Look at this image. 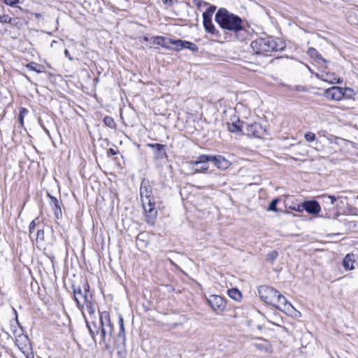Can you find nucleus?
Wrapping results in <instances>:
<instances>
[{
    "label": "nucleus",
    "instance_id": "1",
    "mask_svg": "<svg viewBox=\"0 0 358 358\" xmlns=\"http://www.w3.org/2000/svg\"><path fill=\"white\" fill-rule=\"evenodd\" d=\"M99 318L98 322H92L85 320L86 326L89 330L90 334L95 341V337L101 332L99 345L103 346L104 350H108L110 348V341L113 337L114 326L111 322L110 313L108 311H99Z\"/></svg>",
    "mask_w": 358,
    "mask_h": 358
},
{
    "label": "nucleus",
    "instance_id": "2",
    "mask_svg": "<svg viewBox=\"0 0 358 358\" xmlns=\"http://www.w3.org/2000/svg\"><path fill=\"white\" fill-rule=\"evenodd\" d=\"M250 47L256 55L270 56L273 52L284 50L286 43L279 38L266 36L253 40Z\"/></svg>",
    "mask_w": 358,
    "mask_h": 358
},
{
    "label": "nucleus",
    "instance_id": "3",
    "mask_svg": "<svg viewBox=\"0 0 358 358\" xmlns=\"http://www.w3.org/2000/svg\"><path fill=\"white\" fill-rule=\"evenodd\" d=\"M215 22L223 29L238 33L244 30L243 21L239 16L230 13L224 8L218 9L215 16Z\"/></svg>",
    "mask_w": 358,
    "mask_h": 358
},
{
    "label": "nucleus",
    "instance_id": "4",
    "mask_svg": "<svg viewBox=\"0 0 358 358\" xmlns=\"http://www.w3.org/2000/svg\"><path fill=\"white\" fill-rule=\"evenodd\" d=\"M13 310L15 316L16 324L21 329L20 331L13 330V334L15 336V345L17 346L18 349L26 355L27 358H34L31 341L28 336L23 333V329L17 319V310L14 308H13Z\"/></svg>",
    "mask_w": 358,
    "mask_h": 358
},
{
    "label": "nucleus",
    "instance_id": "5",
    "mask_svg": "<svg viewBox=\"0 0 358 358\" xmlns=\"http://www.w3.org/2000/svg\"><path fill=\"white\" fill-rule=\"evenodd\" d=\"M90 285L87 279L83 281L82 286L73 285V292L74 300L76 302L77 306L80 310H83L85 307V303L88 300L92 299V294L90 291Z\"/></svg>",
    "mask_w": 358,
    "mask_h": 358
},
{
    "label": "nucleus",
    "instance_id": "6",
    "mask_svg": "<svg viewBox=\"0 0 358 358\" xmlns=\"http://www.w3.org/2000/svg\"><path fill=\"white\" fill-rule=\"evenodd\" d=\"M141 202L145 213V222L150 225L154 224L157 216V210L155 207L154 196L147 199V200H142Z\"/></svg>",
    "mask_w": 358,
    "mask_h": 358
},
{
    "label": "nucleus",
    "instance_id": "7",
    "mask_svg": "<svg viewBox=\"0 0 358 358\" xmlns=\"http://www.w3.org/2000/svg\"><path fill=\"white\" fill-rule=\"evenodd\" d=\"M257 290L259 296L263 301L271 306L275 303V297L278 293L277 289L268 285H261Z\"/></svg>",
    "mask_w": 358,
    "mask_h": 358
},
{
    "label": "nucleus",
    "instance_id": "8",
    "mask_svg": "<svg viewBox=\"0 0 358 358\" xmlns=\"http://www.w3.org/2000/svg\"><path fill=\"white\" fill-rule=\"evenodd\" d=\"M201 162H210L213 165L220 169H228L231 163L222 155H201Z\"/></svg>",
    "mask_w": 358,
    "mask_h": 358
},
{
    "label": "nucleus",
    "instance_id": "9",
    "mask_svg": "<svg viewBox=\"0 0 358 358\" xmlns=\"http://www.w3.org/2000/svg\"><path fill=\"white\" fill-rule=\"evenodd\" d=\"M267 134L266 129L259 122H253L252 124H245L243 135H246L250 138H262Z\"/></svg>",
    "mask_w": 358,
    "mask_h": 358
},
{
    "label": "nucleus",
    "instance_id": "10",
    "mask_svg": "<svg viewBox=\"0 0 358 358\" xmlns=\"http://www.w3.org/2000/svg\"><path fill=\"white\" fill-rule=\"evenodd\" d=\"M272 306L287 314H292L294 311L296 310L292 304L288 301L285 296L281 294L280 292H278L275 297V303Z\"/></svg>",
    "mask_w": 358,
    "mask_h": 358
},
{
    "label": "nucleus",
    "instance_id": "11",
    "mask_svg": "<svg viewBox=\"0 0 358 358\" xmlns=\"http://www.w3.org/2000/svg\"><path fill=\"white\" fill-rule=\"evenodd\" d=\"M207 301L216 313L224 311L227 308L225 299L219 295H210L209 298L207 299Z\"/></svg>",
    "mask_w": 358,
    "mask_h": 358
},
{
    "label": "nucleus",
    "instance_id": "12",
    "mask_svg": "<svg viewBox=\"0 0 358 358\" xmlns=\"http://www.w3.org/2000/svg\"><path fill=\"white\" fill-rule=\"evenodd\" d=\"M118 323H119V331L117 335V340L115 342L116 348H120V344L123 348H125L126 345V334L124 324V319L122 315H118Z\"/></svg>",
    "mask_w": 358,
    "mask_h": 358
},
{
    "label": "nucleus",
    "instance_id": "13",
    "mask_svg": "<svg viewBox=\"0 0 358 358\" xmlns=\"http://www.w3.org/2000/svg\"><path fill=\"white\" fill-rule=\"evenodd\" d=\"M342 92L341 87L333 86L324 90V96L329 100L340 101L343 98Z\"/></svg>",
    "mask_w": 358,
    "mask_h": 358
},
{
    "label": "nucleus",
    "instance_id": "14",
    "mask_svg": "<svg viewBox=\"0 0 358 358\" xmlns=\"http://www.w3.org/2000/svg\"><path fill=\"white\" fill-rule=\"evenodd\" d=\"M147 146L153 149L155 159L163 160L168 157V155L165 151V145L160 143H148Z\"/></svg>",
    "mask_w": 358,
    "mask_h": 358
},
{
    "label": "nucleus",
    "instance_id": "15",
    "mask_svg": "<svg viewBox=\"0 0 358 358\" xmlns=\"http://www.w3.org/2000/svg\"><path fill=\"white\" fill-rule=\"evenodd\" d=\"M48 196L50 199L49 203L54 212L55 217L57 220L62 218V211L61 206L62 204L61 200H58L55 196H52L48 193Z\"/></svg>",
    "mask_w": 358,
    "mask_h": 358
},
{
    "label": "nucleus",
    "instance_id": "16",
    "mask_svg": "<svg viewBox=\"0 0 358 358\" xmlns=\"http://www.w3.org/2000/svg\"><path fill=\"white\" fill-rule=\"evenodd\" d=\"M140 196L141 201L153 197L152 186L150 181L145 178H143L141 182Z\"/></svg>",
    "mask_w": 358,
    "mask_h": 358
},
{
    "label": "nucleus",
    "instance_id": "17",
    "mask_svg": "<svg viewBox=\"0 0 358 358\" xmlns=\"http://www.w3.org/2000/svg\"><path fill=\"white\" fill-rule=\"evenodd\" d=\"M303 208L308 214L313 215H318L321 210L320 205L316 200L304 201Z\"/></svg>",
    "mask_w": 358,
    "mask_h": 358
},
{
    "label": "nucleus",
    "instance_id": "18",
    "mask_svg": "<svg viewBox=\"0 0 358 358\" xmlns=\"http://www.w3.org/2000/svg\"><path fill=\"white\" fill-rule=\"evenodd\" d=\"M245 122L241 121L238 118L232 122H228L227 123V129L231 133L235 134H241L244 132V130H243V128H245Z\"/></svg>",
    "mask_w": 358,
    "mask_h": 358
},
{
    "label": "nucleus",
    "instance_id": "19",
    "mask_svg": "<svg viewBox=\"0 0 358 358\" xmlns=\"http://www.w3.org/2000/svg\"><path fill=\"white\" fill-rule=\"evenodd\" d=\"M153 44L162 46L166 50H171V43L173 42L172 38H166L162 36H156L152 37Z\"/></svg>",
    "mask_w": 358,
    "mask_h": 358
},
{
    "label": "nucleus",
    "instance_id": "20",
    "mask_svg": "<svg viewBox=\"0 0 358 358\" xmlns=\"http://www.w3.org/2000/svg\"><path fill=\"white\" fill-rule=\"evenodd\" d=\"M203 24L206 32L210 33L217 37L220 36L219 31L215 29L211 18H203Z\"/></svg>",
    "mask_w": 358,
    "mask_h": 358
},
{
    "label": "nucleus",
    "instance_id": "21",
    "mask_svg": "<svg viewBox=\"0 0 358 358\" xmlns=\"http://www.w3.org/2000/svg\"><path fill=\"white\" fill-rule=\"evenodd\" d=\"M308 55L317 64H327L328 61L322 57V55L314 48H309Z\"/></svg>",
    "mask_w": 358,
    "mask_h": 358
},
{
    "label": "nucleus",
    "instance_id": "22",
    "mask_svg": "<svg viewBox=\"0 0 358 358\" xmlns=\"http://www.w3.org/2000/svg\"><path fill=\"white\" fill-rule=\"evenodd\" d=\"M320 78L326 82L330 83H341L342 79L338 77L334 73L327 72L322 74Z\"/></svg>",
    "mask_w": 358,
    "mask_h": 358
},
{
    "label": "nucleus",
    "instance_id": "23",
    "mask_svg": "<svg viewBox=\"0 0 358 358\" xmlns=\"http://www.w3.org/2000/svg\"><path fill=\"white\" fill-rule=\"evenodd\" d=\"M355 260L354 255L347 254L343 260V266L347 271H350L355 268L354 264Z\"/></svg>",
    "mask_w": 358,
    "mask_h": 358
},
{
    "label": "nucleus",
    "instance_id": "24",
    "mask_svg": "<svg viewBox=\"0 0 358 358\" xmlns=\"http://www.w3.org/2000/svg\"><path fill=\"white\" fill-rule=\"evenodd\" d=\"M253 346L257 350L266 353H271L273 351L272 345L266 340H264L262 343H254Z\"/></svg>",
    "mask_w": 358,
    "mask_h": 358
},
{
    "label": "nucleus",
    "instance_id": "25",
    "mask_svg": "<svg viewBox=\"0 0 358 358\" xmlns=\"http://www.w3.org/2000/svg\"><path fill=\"white\" fill-rule=\"evenodd\" d=\"M200 161H201V159H200V155H199L197 157L196 160L191 161L190 162V165L191 166H194V165L198 166L199 164H201V166L199 168H196L194 169V171L196 173H200V172H202V171H207L208 169V168H209V166L208 165V162H201Z\"/></svg>",
    "mask_w": 358,
    "mask_h": 358
},
{
    "label": "nucleus",
    "instance_id": "26",
    "mask_svg": "<svg viewBox=\"0 0 358 358\" xmlns=\"http://www.w3.org/2000/svg\"><path fill=\"white\" fill-rule=\"evenodd\" d=\"M26 68L29 71H35L38 73L44 72L45 67L36 62H31L26 65Z\"/></svg>",
    "mask_w": 358,
    "mask_h": 358
},
{
    "label": "nucleus",
    "instance_id": "27",
    "mask_svg": "<svg viewBox=\"0 0 358 358\" xmlns=\"http://www.w3.org/2000/svg\"><path fill=\"white\" fill-rule=\"evenodd\" d=\"M228 295L229 297L236 301H241L242 299V294L237 288H231L228 290Z\"/></svg>",
    "mask_w": 358,
    "mask_h": 358
},
{
    "label": "nucleus",
    "instance_id": "28",
    "mask_svg": "<svg viewBox=\"0 0 358 358\" xmlns=\"http://www.w3.org/2000/svg\"><path fill=\"white\" fill-rule=\"evenodd\" d=\"M42 225L43 224L41 222L39 217H36L35 219H34L30 222L29 226V235L31 236V234L34 231L35 228L36 227L37 229H38V227H41Z\"/></svg>",
    "mask_w": 358,
    "mask_h": 358
},
{
    "label": "nucleus",
    "instance_id": "29",
    "mask_svg": "<svg viewBox=\"0 0 358 358\" xmlns=\"http://www.w3.org/2000/svg\"><path fill=\"white\" fill-rule=\"evenodd\" d=\"M86 306L87 310L90 315H93L96 312V304L94 302L93 299L91 300H88L86 303H85Z\"/></svg>",
    "mask_w": 358,
    "mask_h": 358
},
{
    "label": "nucleus",
    "instance_id": "30",
    "mask_svg": "<svg viewBox=\"0 0 358 358\" xmlns=\"http://www.w3.org/2000/svg\"><path fill=\"white\" fill-rule=\"evenodd\" d=\"M217 7L215 5H210L207 10L203 13V18H211L213 14L216 10Z\"/></svg>",
    "mask_w": 358,
    "mask_h": 358
},
{
    "label": "nucleus",
    "instance_id": "31",
    "mask_svg": "<svg viewBox=\"0 0 358 358\" xmlns=\"http://www.w3.org/2000/svg\"><path fill=\"white\" fill-rule=\"evenodd\" d=\"M104 124L110 128V129H115L116 128V123L114 120V119L112 117L110 116H106L103 120Z\"/></svg>",
    "mask_w": 358,
    "mask_h": 358
},
{
    "label": "nucleus",
    "instance_id": "32",
    "mask_svg": "<svg viewBox=\"0 0 358 358\" xmlns=\"http://www.w3.org/2000/svg\"><path fill=\"white\" fill-rule=\"evenodd\" d=\"M280 201V199L275 198L273 199L269 203L266 210L267 211H273V212H278V209L277 208V205L278 202Z\"/></svg>",
    "mask_w": 358,
    "mask_h": 358
},
{
    "label": "nucleus",
    "instance_id": "33",
    "mask_svg": "<svg viewBox=\"0 0 358 358\" xmlns=\"http://www.w3.org/2000/svg\"><path fill=\"white\" fill-rule=\"evenodd\" d=\"M278 255H279V253L278 251L272 250L271 252H270L267 254L266 261L270 262L271 264H273L277 259Z\"/></svg>",
    "mask_w": 358,
    "mask_h": 358
},
{
    "label": "nucleus",
    "instance_id": "34",
    "mask_svg": "<svg viewBox=\"0 0 358 358\" xmlns=\"http://www.w3.org/2000/svg\"><path fill=\"white\" fill-rule=\"evenodd\" d=\"M183 43L184 44L181 45V47H183V49H188L192 52H196L199 49L198 46L192 42L184 41Z\"/></svg>",
    "mask_w": 358,
    "mask_h": 358
},
{
    "label": "nucleus",
    "instance_id": "35",
    "mask_svg": "<svg viewBox=\"0 0 358 358\" xmlns=\"http://www.w3.org/2000/svg\"><path fill=\"white\" fill-rule=\"evenodd\" d=\"M184 41L181 39H173V42L171 43V45H175L174 47H171V50H176V51H180L183 49V47H181L182 45L184 43Z\"/></svg>",
    "mask_w": 358,
    "mask_h": 358
},
{
    "label": "nucleus",
    "instance_id": "36",
    "mask_svg": "<svg viewBox=\"0 0 358 358\" xmlns=\"http://www.w3.org/2000/svg\"><path fill=\"white\" fill-rule=\"evenodd\" d=\"M44 238H45L44 229H43V226L42 225L41 227H38V229H37L36 241V242L43 241Z\"/></svg>",
    "mask_w": 358,
    "mask_h": 358
},
{
    "label": "nucleus",
    "instance_id": "37",
    "mask_svg": "<svg viewBox=\"0 0 358 358\" xmlns=\"http://www.w3.org/2000/svg\"><path fill=\"white\" fill-rule=\"evenodd\" d=\"M28 110L25 108H21L20 109L19 116H18V120L20 122V124L22 127H23L24 124V115L28 113Z\"/></svg>",
    "mask_w": 358,
    "mask_h": 358
},
{
    "label": "nucleus",
    "instance_id": "38",
    "mask_svg": "<svg viewBox=\"0 0 358 358\" xmlns=\"http://www.w3.org/2000/svg\"><path fill=\"white\" fill-rule=\"evenodd\" d=\"M342 92H343V98L344 97H346L348 99H350L353 94H354V90L351 88H349V87H345V88H343L342 87Z\"/></svg>",
    "mask_w": 358,
    "mask_h": 358
},
{
    "label": "nucleus",
    "instance_id": "39",
    "mask_svg": "<svg viewBox=\"0 0 358 358\" xmlns=\"http://www.w3.org/2000/svg\"><path fill=\"white\" fill-rule=\"evenodd\" d=\"M322 198L323 199L324 202H328L329 201L331 205H333L334 202L336 201V198L334 195L324 194L322 196Z\"/></svg>",
    "mask_w": 358,
    "mask_h": 358
},
{
    "label": "nucleus",
    "instance_id": "40",
    "mask_svg": "<svg viewBox=\"0 0 358 358\" xmlns=\"http://www.w3.org/2000/svg\"><path fill=\"white\" fill-rule=\"evenodd\" d=\"M6 23L10 24L12 26L18 27L20 25V20L17 17H10V16H8Z\"/></svg>",
    "mask_w": 358,
    "mask_h": 358
},
{
    "label": "nucleus",
    "instance_id": "41",
    "mask_svg": "<svg viewBox=\"0 0 358 358\" xmlns=\"http://www.w3.org/2000/svg\"><path fill=\"white\" fill-rule=\"evenodd\" d=\"M304 137L308 142H313L316 139L315 134L311 131L307 132Z\"/></svg>",
    "mask_w": 358,
    "mask_h": 358
},
{
    "label": "nucleus",
    "instance_id": "42",
    "mask_svg": "<svg viewBox=\"0 0 358 358\" xmlns=\"http://www.w3.org/2000/svg\"><path fill=\"white\" fill-rule=\"evenodd\" d=\"M303 202L296 205V206H291L290 208L294 211L302 213L304 210Z\"/></svg>",
    "mask_w": 358,
    "mask_h": 358
},
{
    "label": "nucleus",
    "instance_id": "43",
    "mask_svg": "<svg viewBox=\"0 0 358 358\" xmlns=\"http://www.w3.org/2000/svg\"><path fill=\"white\" fill-rule=\"evenodd\" d=\"M162 1L167 7H171L175 3H178V1L177 0H162Z\"/></svg>",
    "mask_w": 358,
    "mask_h": 358
},
{
    "label": "nucleus",
    "instance_id": "44",
    "mask_svg": "<svg viewBox=\"0 0 358 358\" xmlns=\"http://www.w3.org/2000/svg\"><path fill=\"white\" fill-rule=\"evenodd\" d=\"M339 141H344V139L332 135L329 138V141L331 143L339 144Z\"/></svg>",
    "mask_w": 358,
    "mask_h": 358
},
{
    "label": "nucleus",
    "instance_id": "45",
    "mask_svg": "<svg viewBox=\"0 0 358 358\" xmlns=\"http://www.w3.org/2000/svg\"><path fill=\"white\" fill-rule=\"evenodd\" d=\"M3 1L5 4L10 6H15L20 2L19 0H3Z\"/></svg>",
    "mask_w": 358,
    "mask_h": 358
},
{
    "label": "nucleus",
    "instance_id": "46",
    "mask_svg": "<svg viewBox=\"0 0 358 358\" xmlns=\"http://www.w3.org/2000/svg\"><path fill=\"white\" fill-rule=\"evenodd\" d=\"M291 90L298 91V92H306V87L301 86V85H294L291 88Z\"/></svg>",
    "mask_w": 358,
    "mask_h": 358
},
{
    "label": "nucleus",
    "instance_id": "47",
    "mask_svg": "<svg viewBox=\"0 0 358 358\" xmlns=\"http://www.w3.org/2000/svg\"><path fill=\"white\" fill-rule=\"evenodd\" d=\"M209 3L206 2V1H203L202 0H199V2L197 3V4L196 5L197 8L198 9H201V6H208Z\"/></svg>",
    "mask_w": 358,
    "mask_h": 358
},
{
    "label": "nucleus",
    "instance_id": "48",
    "mask_svg": "<svg viewBox=\"0 0 358 358\" xmlns=\"http://www.w3.org/2000/svg\"><path fill=\"white\" fill-rule=\"evenodd\" d=\"M8 15H6V14H3L2 15H0V23H6L7 22V20H8Z\"/></svg>",
    "mask_w": 358,
    "mask_h": 358
},
{
    "label": "nucleus",
    "instance_id": "49",
    "mask_svg": "<svg viewBox=\"0 0 358 358\" xmlns=\"http://www.w3.org/2000/svg\"><path fill=\"white\" fill-rule=\"evenodd\" d=\"M117 150H115L114 148H109L107 151L108 155H115L117 154Z\"/></svg>",
    "mask_w": 358,
    "mask_h": 358
},
{
    "label": "nucleus",
    "instance_id": "50",
    "mask_svg": "<svg viewBox=\"0 0 358 358\" xmlns=\"http://www.w3.org/2000/svg\"><path fill=\"white\" fill-rule=\"evenodd\" d=\"M64 55L66 57L69 58V60L72 61L73 57L71 56L69 51L67 49L64 50Z\"/></svg>",
    "mask_w": 358,
    "mask_h": 358
},
{
    "label": "nucleus",
    "instance_id": "51",
    "mask_svg": "<svg viewBox=\"0 0 358 358\" xmlns=\"http://www.w3.org/2000/svg\"><path fill=\"white\" fill-rule=\"evenodd\" d=\"M43 130L45 132V134H47L49 136H50V131H49V130L46 127H43Z\"/></svg>",
    "mask_w": 358,
    "mask_h": 358
},
{
    "label": "nucleus",
    "instance_id": "52",
    "mask_svg": "<svg viewBox=\"0 0 358 358\" xmlns=\"http://www.w3.org/2000/svg\"><path fill=\"white\" fill-rule=\"evenodd\" d=\"M149 41H150V38L148 36H145L143 37V41L148 42Z\"/></svg>",
    "mask_w": 358,
    "mask_h": 358
},
{
    "label": "nucleus",
    "instance_id": "53",
    "mask_svg": "<svg viewBox=\"0 0 358 358\" xmlns=\"http://www.w3.org/2000/svg\"><path fill=\"white\" fill-rule=\"evenodd\" d=\"M11 329H12V331L13 332V330H17V328H16V325H11Z\"/></svg>",
    "mask_w": 358,
    "mask_h": 358
},
{
    "label": "nucleus",
    "instance_id": "54",
    "mask_svg": "<svg viewBox=\"0 0 358 358\" xmlns=\"http://www.w3.org/2000/svg\"><path fill=\"white\" fill-rule=\"evenodd\" d=\"M122 354H123V352H122V351H120V350H118V351H117V355H118L120 357H121Z\"/></svg>",
    "mask_w": 358,
    "mask_h": 358
},
{
    "label": "nucleus",
    "instance_id": "55",
    "mask_svg": "<svg viewBox=\"0 0 358 358\" xmlns=\"http://www.w3.org/2000/svg\"><path fill=\"white\" fill-rule=\"evenodd\" d=\"M38 122H39V124L41 126V127L43 129V127H45V126L41 123V120H38Z\"/></svg>",
    "mask_w": 358,
    "mask_h": 358
},
{
    "label": "nucleus",
    "instance_id": "56",
    "mask_svg": "<svg viewBox=\"0 0 358 358\" xmlns=\"http://www.w3.org/2000/svg\"><path fill=\"white\" fill-rule=\"evenodd\" d=\"M199 0H193V1H192V2H193V3H194V5H196V4H197V3L199 2Z\"/></svg>",
    "mask_w": 358,
    "mask_h": 358
},
{
    "label": "nucleus",
    "instance_id": "57",
    "mask_svg": "<svg viewBox=\"0 0 358 358\" xmlns=\"http://www.w3.org/2000/svg\"><path fill=\"white\" fill-rule=\"evenodd\" d=\"M176 327H177V324H176V323H175V324H172V328H173V329H174V328H176Z\"/></svg>",
    "mask_w": 358,
    "mask_h": 358
},
{
    "label": "nucleus",
    "instance_id": "58",
    "mask_svg": "<svg viewBox=\"0 0 358 358\" xmlns=\"http://www.w3.org/2000/svg\"><path fill=\"white\" fill-rule=\"evenodd\" d=\"M36 17H39V16H41V14L36 13Z\"/></svg>",
    "mask_w": 358,
    "mask_h": 358
},
{
    "label": "nucleus",
    "instance_id": "59",
    "mask_svg": "<svg viewBox=\"0 0 358 358\" xmlns=\"http://www.w3.org/2000/svg\"><path fill=\"white\" fill-rule=\"evenodd\" d=\"M357 156H358V153H357Z\"/></svg>",
    "mask_w": 358,
    "mask_h": 358
}]
</instances>
